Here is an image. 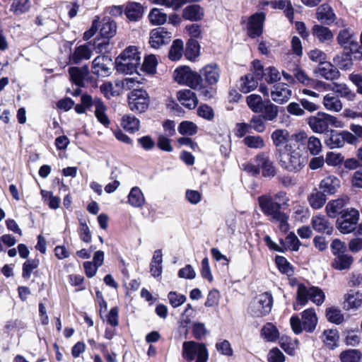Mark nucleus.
Returning a JSON list of instances; mask_svg holds the SVG:
<instances>
[{"label":"nucleus","instance_id":"47","mask_svg":"<svg viewBox=\"0 0 362 362\" xmlns=\"http://www.w3.org/2000/svg\"><path fill=\"white\" fill-rule=\"evenodd\" d=\"M261 334L267 341H274L278 338L279 332L274 325L267 323L262 328Z\"/></svg>","mask_w":362,"mask_h":362},{"label":"nucleus","instance_id":"31","mask_svg":"<svg viewBox=\"0 0 362 362\" xmlns=\"http://www.w3.org/2000/svg\"><path fill=\"white\" fill-rule=\"evenodd\" d=\"M325 108L329 111L338 112L341 110L343 105L339 98L333 94H327L322 101Z\"/></svg>","mask_w":362,"mask_h":362},{"label":"nucleus","instance_id":"48","mask_svg":"<svg viewBox=\"0 0 362 362\" xmlns=\"http://www.w3.org/2000/svg\"><path fill=\"white\" fill-rule=\"evenodd\" d=\"M148 18L150 22L153 25H163L167 21V14L163 13L160 9L154 8L151 9Z\"/></svg>","mask_w":362,"mask_h":362},{"label":"nucleus","instance_id":"60","mask_svg":"<svg viewBox=\"0 0 362 362\" xmlns=\"http://www.w3.org/2000/svg\"><path fill=\"white\" fill-rule=\"evenodd\" d=\"M281 347L289 355H294L297 343L288 337H282L280 340Z\"/></svg>","mask_w":362,"mask_h":362},{"label":"nucleus","instance_id":"29","mask_svg":"<svg viewBox=\"0 0 362 362\" xmlns=\"http://www.w3.org/2000/svg\"><path fill=\"white\" fill-rule=\"evenodd\" d=\"M107 107L104 103L98 98H95L94 114L100 123L107 127L110 123L106 114Z\"/></svg>","mask_w":362,"mask_h":362},{"label":"nucleus","instance_id":"54","mask_svg":"<svg viewBox=\"0 0 362 362\" xmlns=\"http://www.w3.org/2000/svg\"><path fill=\"white\" fill-rule=\"evenodd\" d=\"M334 62L341 69H349L352 66V57L349 53H344L334 58Z\"/></svg>","mask_w":362,"mask_h":362},{"label":"nucleus","instance_id":"50","mask_svg":"<svg viewBox=\"0 0 362 362\" xmlns=\"http://www.w3.org/2000/svg\"><path fill=\"white\" fill-rule=\"evenodd\" d=\"M307 148L312 156H317L322 151V146L318 138L312 136L307 140Z\"/></svg>","mask_w":362,"mask_h":362},{"label":"nucleus","instance_id":"38","mask_svg":"<svg viewBox=\"0 0 362 362\" xmlns=\"http://www.w3.org/2000/svg\"><path fill=\"white\" fill-rule=\"evenodd\" d=\"M308 202L312 208L320 209L326 202V195L321 191L315 189L309 196Z\"/></svg>","mask_w":362,"mask_h":362},{"label":"nucleus","instance_id":"14","mask_svg":"<svg viewBox=\"0 0 362 362\" xmlns=\"http://www.w3.org/2000/svg\"><path fill=\"white\" fill-rule=\"evenodd\" d=\"M292 91L287 83H278L271 90L270 95L273 101L279 104L286 103L291 98Z\"/></svg>","mask_w":362,"mask_h":362},{"label":"nucleus","instance_id":"12","mask_svg":"<svg viewBox=\"0 0 362 362\" xmlns=\"http://www.w3.org/2000/svg\"><path fill=\"white\" fill-rule=\"evenodd\" d=\"M255 160L263 177H273L276 175V168L267 153L259 152L256 155Z\"/></svg>","mask_w":362,"mask_h":362},{"label":"nucleus","instance_id":"53","mask_svg":"<svg viewBox=\"0 0 362 362\" xmlns=\"http://www.w3.org/2000/svg\"><path fill=\"white\" fill-rule=\"evenodd\" d=\"M361 358V353L357 349H349L340 354L341 362H358Z\"/></svg>","mask_w":362,"mask_h":362},{"label":"nucleus","instance_id":"21","mask_svg":"<svg viewBox=\"0 0 362 362\" xmlns=\"http://www.w3.org/2000/svg\"><path fill=\"white\" fill-rule=\"evenodd\" d=\"M340 187V180L334 175H328L322 179L319 188L325 195H332L337 192Z\"/></svg>","mask_w":362,"mask_h":362},{"label":"nucleus","instance_id":"4","mask_svg":"<svg viewBox=\"0 0 362 362\" xmlns=\"http://www.w3.org/2000/svg\"><path fill=\"white\" fill-rule=\"evenodd\" d=\"M290 323L296 334H300L303 330L312 332L317 324L316 313L313 308L306 309L301 314V320L298 316H292Z\"/></svg>","mask_w":362,"mask_h":362},{"label":"nucleus","instance_id":"8","mask_svg":"<svg viewBox=\"0 0 362 362\" xmlns=\"http://www.w3.org/2000/svg\"><path fill=\"white\" fill-rule=\"evenodd\" d=\"M182 355L188 362L192 361L195 357L196 362H206L208 360V351L205 345L193 341L183 343Z\"/></svg>","mask_w":362,"mask_h":362},{"label":"nucleus","instance_id":"37","mask_svg":"<svg viewBox=\"0 0 362 362\" xmlns=\"http://www.w3.org/2000/svg\"><path fill=\"white\" fill-rule=\"evenodd\" d=\"M312 226L314 230L317 232H326L329 233L332 228L329 226V221L324 216L317 215L312 218Z\"/></svg>","mask_w":362,"mask_h":362},{"label":"nucleus","instance_id":"44","mask_svg":"<svg viewBox=\"0 0 362 362\" xmlns=\"http://www.w3.org/2000/svg\"><path fill=\"white\" fill-rule=\"evenodd\" d=\"M322 341L329 349H334L337 346V342L339 339L338 332L336 329L325 330L322 334Z\"/></svg>","mask_w":362,"mask_h":362},{"label":"nucleus","instance_id":"33","mask_svg":"<svg viewBox=\"0 0 362 362\" xmlns=\"http://www.w3.org/2000/svg\"><path fill=\"white\" fill-rule=\"evenodd\" d=\"M128 203L133 207L140 208L145 203V198L141 190L138 187L132 188L128 195Z\"/></svg>","mask_w":362,"mask_h":362},{"label":"nucleus","instance_id":"17","mask_svg":"<svg viewBox=\"0 0 362 362\" xmlns=\"http://www.w3.org/2000/svg\"><path fill=\"white\" fill-rule=\"evenodd\" d=\"M93 45L88 42L75 47L72 54L69 56V62L71 64H78L83 60H88L92 56Z\"/></svg>","mask_w":362,"mask_h":362},{"label":"nucleus","instance_id":"43","mask_svg":"<svg viewBox=\"0 0 362 362\" xmlns=\"http://www.w3.org/2000/svg\"><path fill=\"white\" fill-rule=\"evenodd\" d=\"M245 146L250 148L262 149L265 147L264 139L259 135L246 136L243 139Z\"/></svg>","mask_w":362,"mask_h":362},{"label":"nucleus","instance_id":"62","mask_svg":"<svg viewBox=\"0 0 362 362\" xmlns=\"http://www.w3.org/2000/svg\"><path fill=\"white\" fill-rule=\"evenodd\" d=\"M292 73L293 76L296 78V80L298 82L304 85L310 84L311 79L305 73V71L298 66H296L295 68H293V69L292 70Z\"/></svg>","mask_w":362,"mask_h":362},{"label":"nucleus","instance_id":"10","mask_svg":"<svg viewBox=\"0 0 362 362\" xmlns=\"http://www.w3.org/2000/svg\"><path fill=\"white\" fill-rule=\"evenodd\" d=\"M129 109L136 113L144 112L149 105V97L143 89H134L128 95Z\"/></svg>","mask_w":362,"mask_h":362},{"label":"nucleus","instance_id":"28","mask_svg":"<svg viewBox=\"0 0 362 362\" xmlns=\"http://www.w3.org/2000/svg\"><path fill=\"white\" fill-rule=\"evenodd\" d=\"M124 13L129 20L132 21H137L141 18L144 13V9L140 4L129 2L125 7Z\"/></svg>","mask_w":362,"mask_h":362},{"label":"nucleus","instance_id":"19","mask_svg":"<svg viewBox=\"0 0 362 362\" xmlns=\"http://www.w3.org/2000/svg\"><path fill=\"white\" fill-rule=\"evenodd\" d=\"M171 38V33L168 32L165 28L160 27L151 30L149 43L152 47L158 48L164 44L168 43Z\"/></svg>","mask_w":362,"mask_h":362},{"label":"nucleus","instance_id":"2","mask_svg":"<svg viewBox=\"0 0 362 362\" xmlns=\"http://www.w3.org/2000/svg\"><path fill=\"white\" fill-rule=\"evenodd\" d=\"M259 206L262 213L273 222H279L281 226L287 223L288 217L281 211L280 203L274 200L270 194H264L258 197Z\"/></svg>","mask_w":362,"mask_h":362},{"label":"nucleus","instance_id":"26","mask_svg":"<svg viewBox=\"0 0 362 362\" xmlns=\"http://www.w3.org/2000/svg\"><path fill=\"white\" fill-rule=\"evenodd\" d=\"M69 73L71 80L76 85L78 86H83L84 78L89 74V69L88 66H83L81 68L73 66L69 69Z\"/></svg>","mask_w":362,"mask_h":362},{"label":"nucleus","instance_id":"1","mask_svg":"<svg viewBox=\"0 0 362 362\" xmlns=\"http://www.w3.org/2000/svg\"><path fill=\"white\" fill-rule=\"evenodd\" d=\"M141 54L135 46L127 47L115 60L117 71L132 74L137 72V69L141 65Z\"/></svg>","mask_w":362,"mask_h":362},{"label":"nucleus","instance_id":"25","mask_svg":"<svg viewBox=\"0 0 362 362\" xmlns=\"http://www.w3.org/2000/svg\"><path fill=\"white\" fill-rule=\"evenodd\" d=\"M315 72L326 80H334L339 77L340 73L337 69L330 63L325 62L319 65Z\"/></svg>","mask_w":362,"mask_h":362},{"label":"nucleus","instance_id":"57","mask_svg":"<svg viewBox=\"0 0 362 362\" xmlns=\"http://www.w3.org/2000/svg\"><path fill=\"white\" fill-rule=\"evenodd\" d=\"M194 1V0H153V2L177 10L187 2H192Z\"/></svg>","mask_w":362,"mask_h":362},{"label":"nucleus","instance_id":"3","mask_svg":"<svg viewBox=\"0 0 362 362\" xmlns=\"http://www.w3.org/2000/svg\"><path fill=\"white\" fill-rule=\"evenodd\" d=\"M281 167L290 172H300L306 165L307 159L299 149L280 151L279 155Z\"/></svg>","mask_w":362,"mask_h":362},{"label":"nucleus","instance_id":"45","mask_svg":"<svg viewBox=\"0 0 362 362\" xmlns=\"http://www.w3.org/2000/svg\"><path fill=\"white\" fill-rule=\"evenodd\" d=\"M183 52V42L180 39L175 40L170 47L168 57L172 61L179 60Z\"/></svg>","mask_w":362,"mask_h":362},{"label":"nucleus","instance_id":"16","mask_svg":"<svg viewBox=\"0 0 362 362\" xmlns=\"http://www.w3.org/2000/svg\"><path fill=\"white\" fill-rule=\"evenodd\" d=\"M111 64L112 59L108 56H98L92 62V71L99 77L107 76L110 74L109 66Z\"/></svg>","mask_w":362,"mask_h":362},{"label":"nucleus","instance_id":"49","mask_svg":"<svg viewBox=\"0 0 362 362\" xmlns=\"http://www.w3.org/2000/svg\"><path fill=\"white\" fill-rule=\"evenodd\" d=\"M326 144L330 148L344 146V144L341 132L332 131L329 139L326 141Z\"/></svg>","mask_w":362,"mask_h":362},{"label":"nucleus","instance_id":"41","mask_svg":"<svg viewBox=\"0 0 362 362\" xmlns=\"http://www.w3.org/2000/svg\"><path fill=\"white\" fill-rule=\"evenodd\" d=\"M139 120L133 115H126L122 117L121 125L129 132H134L139 130Z\"/></svg>","mask_w":362,"mask_h":362},{"label":"nucleus","instance_id":"35","mask_svg":"<svg viewBox=\"0 0 362 362\" xmlns=\"http://www.w3.org/2000/svg\"><path fill=\"white\" fill-rule=\"evenodd\" d=\"M257 86L258 81L251 73L240 78V90L244 93L253 90Z\"/></svg>","mask_w":362,"mask_h":362},{"label":"nucleus","instance_id":"9","mask_svg":"<svg viewBox=\"0 0 362 362\" xmlns=\"http://www.w3.org/2000/svg\"><path fill=\"white\" fill-rule=\"evenodd\" d=\"M174 78L178 83L187 86L193 89L199 86V83L202 79L199 73L192 71L188 66L177 68L174 71Z\"/></svg>","mask_w":362,"mask_h":362},{"label":"nucleus","instance_id":"42","mask_svg":"<svg viewBox=\"0 0 362 362\" xmlns=\"http://www.w3.org/2000/svg\"><path fill=\"white\" fill-rule=\"evenodd\" d=\"M200 47L198 42L194 39H190L187 42L185 55L187 59L194 60L199 55Z\"/></svg>","mask_w":362,"mask_h":362},{"label":"nucleus","instance_id":"13","mask_svg":"<svg viewBox=\"0 0 362 362\" xmlns=\"http://www.w3.org/2000/svg\"><path fill=\"white\" fill-rule=\"evenodd\" d=\"M271 139L273 145L276 148V152L280 154V151H283L284 148L285 151H289L291 146L288 144L290 140V134L288 130L285 129H277L274 130L271 134Z\"/></svg>","mask_w":362,"mask_h":362},{"label":"nucleus","instance_id":"51","mask_svg":"<svg viewBox=\"0 0 362 362\" xmlns=\"http://www.w3.org/2000/svg\"><path fill=\"white\" fill-rule=\"evenodd\" d=\"M265 119L262 115H253L250 120V127L257 133H262L266 129Z\"/></svg>","mask_w":362,"mask_h":362},{"label":"nucleus","instance_id":"39","mask_svg":"<svg viewBox=\"0 0 362 362\" xmlns=\"http://www.w3.org/2000/svg\"><path fill=\"white\" fill-rule=\"evenodd\" d=\"M116 24L108 18L103 19L100 30V35L105 38L112 37L116 33Z\"/></svg>","mask_w":362,"mask_h":362},{"label":"nucleus","instance_id":"36","mask_svg":"<svg viewBox=\"0 0 362 362\" xmlns=\"http://www.w3.org/2000/svg\"><path fill=\"white\" fill-rule=\"evenodd\" d=\"M263 113V117L265 120L267 121H273L274 120L279 113V107L278 106L273 104L269 100H265V103L262 107V112Z\"/></svg>","mask_w":362,"mask_h":362},{"label":"nucleus","instance_id":"64","mask_svg":"<svg viewBox=\"0 0 362 362\" xmlns=\"http://www.w3.org/2000/svg\"><path fill=\"white\" fill-rule=\"evenodd\" d=\"M216 348L223 355L231 356L233 354L230 344L228 340H219L216 344Z\"/></svg>","mask_w":362,"mask_h":362},{"label":"nucleus","instance_id":"27","mask_svg":"<svg viewBox=\"0 0 362 362\" xmlns=\"http://www.w3.org/2000/svg\"><path fill=\"white\" fill-rule=\"evenodd\" d=\"M362 304V294L353 290L344 296V308L346 310L359 308Z\"/></svg>","mask_w":362,"mask_h":362},{"label":"nucleus","instance_id":"15","mask_svg":"<svg viewBox=\"0 0 362 362\" xmlns=\"http://www.w3.org/2000/svg\"><path fill=\"white\" fill-rule=\"evenodd\" d=\"M264 21V13H256L250 17L247 23V33L250 37L255 38L262 33Z\"/></svg>","mask_w":362,"mask_h":362},{"label":"nucleus","instance_id":"32","mask_svg":"<svg viewBox=\"0 0 362 362\" xmlns=\"http://www.w3.org/2000/svg\"><path fill=\"white\" fill-rule=\"evenodd\" d=\"M312 34L322 43L329 42L333 38L332 31L328 28L320 25H315L313 27Z\"/></svg>","mask_w":362,"mask_h":362},{"label":"nucleus","instance_id":"22","mask_svg":"<svg viewBox=\"0 0 362 362\" xmlns=\"http://www.w3.org/2000/svg\"><path fill=\"white\" fill-rule=\"evenodd\" d=\"M177 98L181 105L189 110L195 108L198 103L196 94L189 89H184L178 91Z\"/></svg>","mask_w":362,"mask_h":362},{"label":"nucleus","instance_id":"59","mask_svg":"<svg viewBox=\"0 0 362 362\" xmlns=\"http://www.w3.org/2000/svg\"><path fill=\"white\" fill-rule=\"evenodd\" d=\"M11 7L14 13L21 14L29 10L30 2L29 0H14Z\"/></svg>","mask_w":362,"mask_h":362},{"label":"nucleus","instance_id":"61","mask_svg":"<svg viewBox=\"0 0 362 362\" xmlns=\"http://www.w3.org/2000/svg\"><path fill=\"white\" fill-rule=\"evenodd\" d=\"M163 254L160 250L154 252L151 263V272H162Z\"/></svg>","mask_w":362,"mask_h":362},{"label":"nucleus","instance_id":"11","mask_svg":"<svg viewBox=\"0 0 362 362\" xmlns=\"http://www.w3.org/2000/svg\"><path fill=\"white\" fill-rule=\"evenodd\" d=\"M359 219L358 211L354 209H346L337 219L338 229L344 234L354 231Z\"/></svg>","mask_w":362,"mask_h":362},{"label":"nucleus","instance_id":"23","mask_svg":"<svg viewBox=\"0 0 362 362\" xmlns=\"http://www.w3.org/2000/svg\"><path fill=\"white\" fill-rule=\"evenodd\" d=\"M316 18L321 23L330 25L335 21L336 16L332 7L327 4H324L317 8Z\"/></svg>","mask_w":362,"mask_h":362},{"label":"nucleus","instance_id":"46","mask_svg":"<svg viewBox=\"0 0 362 362\" xmlns=\"http://www.w3.org/2000/svg\"><path fill=\"white\" fill-rule=\"evenodd\" d=\"M157 64L158 62L156 56L153 54L148 55L144 58L141 70L147 74H153L156 72Z\"/></svg>","mask_w":362,"mask_h":362},{"label":"nucleus","instance_id":"7","mask_svg":"<svg viewBox=\"0 0 362 362\" xmlns=\"http://www.w3.org/2000/svg\"><path fill=\"white\" fill-rule=\"evenodd\" d=\"M272 305V294L265 292L258 295L252 300L249 306V312L253 317H263L271 312Z\"/></svg>","mask_w":362,"mask_h":362},{"label":"nucleus","instance_id":"18","mask_svg":"<svg viewBox=\"0 0 362 362\" xmlns=\"http://www.w3.org/2000/svg\"><path fill=\"white\" fill-rule=\"evenodd\" d=\"M318 85L323 86L326 90H330L334 92L337 97L344 98L349 101H353L356 98V94L345 83H333L327 84L323 82H319Z\"/></svg>","mask_w":362,"mask_h":362},{"label":"nucleus","instance_id":"52","mask_svg":"<svg viewBox=\"0 0 362 362\" xmlns=\"http://www.w3.org/2000/svg\"><path fill=\"white\" fill-rule=\"evenodd\" d=\"M356 37L354 32H352L350 29H343L339 31L337 40L339 44L344 46L345 49L347 48L348 44L350 42H353L354 38Z\"/></svg>","mask_w":362,"mask_h":362},{"label":"nucleus","instance_id":"56","mask_svg":"<svg viewBox=\"0 0 362 362\" xmlns=\"http://www.w3.org/2000/svg\"><path fill=\"white\" fill-rule=\"evenodd\" d=\"M178 132L182 135L192 136L197 133V127L192 122L183 121L178 127Z\"/></svg>","mask_w":362,"mask_h":362},{"label":"nucleus","instance_id":"63","mask_svg":"<svg viewBox=\"0 0 362 362\" xmlns=\"http://www.w3.org/2000/svg\"><path fill=\"white\" fill-rule=\"evenodd\" d=\"M285 246L292 251H298L301 245L300 240L293 233H290L285 239Z\"/></svg>","mask_w":362,"mask_h":362},{"label":"nucleus","instance_id":"58","mask_svg":"<svg viewBox=\"0 0 362 362\" xmlns=\"http://www.w3.org/2000/svg\"><path fill=\"white\" fill-rule=\"evenodd\" d=\"M194 89L197 90L199 92V94L205 99H211L213 98L215 93V89L210 85H205L203 83V80L199 83V86L194 88Z\"/></svg>","mask_w":362,"mask_h":362},{"label":"nucleus","instance_id":"40","mask_svg":"<svg viewBox=\"0 0 362 362\" xmlns=\"http://www.w3.org/2000/svg\"><path fill=\"white\" fill-rule=\"evenodd\" d=\"M246 102L248 107L255 113H260L262 107H263L265 101H263L259 95L251 94L246 98Z\"/></svg>","mask_w":362,"mask_h":362},{"label":"nucleus","instance_id":"30","mask_svg":"<svg viewBox=\"0 0 362 362\" xmlns=\"http://www.w3.org/2000/svg\"><path fill=\"white\" fill-rule=\"evenodd\" d=\"M204 12L199 5L193 4L185 7L182 11V17L191 21H197L202 18Z\"/></svg>","mask_w":362,"mask_h":362},{"label":"nucleus","instance_id":"55","mask_svg":"<svg viewBox=\"0 0 362 362\" xmlns=\"http://www.w3.org/2000/svg\"><path fill=\"white\" fill-rule=\"evenodd\" d=\"M326 316L327 320L335 324H340L344 320V316L341 314V311L336 308H329L326 310Z\"/></svg>","mask_w":362,"mask_h":362},{"label":"nucleus","instance_id":"24","mask_svg":"<svg viewBox=\"0 0 362 362\" xmlns=\"http://www.w3.org/2000/svg\"><path fill=\"white\" fill-rule=\"evenodd\" d=\"M347 197L340 198L329 202L326 206V211L329 217L334 218L337 214L342 215L345 211L343 208L347 204Z\"/></svg>","mask_w":362,"mask_h":362},{"label":"nucleus","instance_id":"5","mask_svg":"<svg viewBox=\"0 0 362 362\" xmlns=\"http://www.w3.org/2000/svg\"><path fill=\"white\" fill-rule=\"evenodd\" d=\"M308 300H311L314 303L320 305L325 300V294L321 289L317 287L307 288L305 286L299 285L297 291L296 302L293 305L296 310H300L299 306L305 305Z\"/></svg>","mask_w":362,"mask_h":362},{"label":"nucleus","instance_id":"34","mask_svg":"<svg viewBox=\"0 0 362 362\" xmlns=\"http://www.w3.org/2000/svg\"><path fill=\"white\" fill-rule=\"evenodd\" d=\"M353 257L346 253L335 257L332 262V267L337 270L349 269L353 263Z\"/></svg>","mask_w":362,"mask_h":362},{"label":"nucleus","instance_id":"6","mask_svg":"<svg viewBox=\"0 0 362 362\" xmlns=\"http://www.w3.org/2000/svg\"><path fill=\"white\" fill-rule=\"evenodd\" d=\"M308 124L314 132L322 134L328 131L329 125L341 127L342 123L334 116L325 112H318L315 116H311L308 119Z\"/></svg>","mask_w":362,"mask_h":362},{"label":"nucleus","instance_id":"20","mask_svg":"<svg viewBox=\"0 0 362 362\" xmlns=\"http://www.w3.org/2000/svg\"><path fill=\"white\" fill-rule=\"evenodd\" d=\"M204 77L206 83L208 85L214 86L216 85L220 78L221 69L219 66L214 63L209 64L204 66L201 70L199 74Z\"/></svg>","mask_w":362,"mask_h":362}]
</instances>
